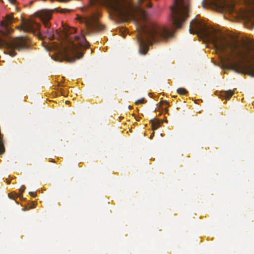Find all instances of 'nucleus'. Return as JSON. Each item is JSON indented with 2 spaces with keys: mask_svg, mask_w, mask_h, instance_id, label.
<instances>
[{
  "mask_svg": "<svg viewBox=\"0 0 254 254\" xmlns=\"http://www.w3.org/2000/svg\"><path fill=\"white\" fill-rule=\"evenodd\" d=\"M189 31L191 34L201 33L213 43L218 51L230 55L233 59V67L237 72L254 76V63H250L248 59V53L251 50L250 47H248L246 51L241 49L238 40L228 41L217 30L209 29L195 19L190 22Z\"/></svg>",
  "mask_w": 254,
  "mask_h": 254,
  "instance_id": "obj_1",
  "label": "nucleus"
},
{
  "mask_svg": "<svg viewBox=\"0 0 254 254\" xmlns=\"http://www.w3.org/2000/svg\"><path fill=\"white\" fill-rule=\"evenodd\" d=\"M171 36V33L169 30L160 27L154 22L143 24L137 35L139 52L140 54L145 55L148 51V46L153 42L166 40Z\"/></svg>",
  "mask_w": 254,
  "mask_h": 254,
  "instance_id": "obj_2",
  "label": "nucleus"
},
{
  "mask_svg": "<svg viewBox=\"0 0 254 254\" xmlns=\"http://www.w3.org/2000/svg\"><path fill=\"white\" fill-rule=\"evenodd\" d=\"M149 0H138V5L135 6L127 3L126 0H89V3L90 6L96 4L104 5L119 17L126 16L131 12L138 13L143 18H145L146 13L143 4L146 1L144 6L151 7L152 4Z\"/></svg>",
  "mask_w": 254,
  "mask_h": 254,
  "instance_id": "obj_3",
  "label": "nucleus"
},
{
  "mask_svg": "<svg viewBox=\"0 0 254 254\" xmlns=\"http://www.w3.org/2000/svg\"><path fill=\"white\" fill-rule=\"evenodd\" d=\"M13 14L6 15L4 20L0 21V48H5V53L14 57L16 55V51L27 48L28 47L27 39L24 37L14 38L9 41L3 39L2 37L7 36L13 31L10 25L14 21Z\"/></svg>",
  "mask_w": 254,
  "mask_h": 254,
  "instance_id": "obj_4",
  "label": "nucleus"
},
{
  "mask_svg": "<svg viewBox=\"0 0 254 254\" xmlns=\"http://www.w3.org/2000/svg\"><path fill=\"white\" fill-rule=\"evenodd\" d=\"M171 11L174 25L176 28H180L188 18L190 12L189 0H174Z\"/></svg>",
  "mask_w": 254,
  "mask_h": 254,
  "instance_id": "obj_5",
  "label": "nucleus"
},
{
  "mask_svg": "<svg viewBox=\"0 0 254 254\" xmlns=\"http://www.w3.org/2000/svg\"><path fill=\"white\" fill-rule=\"evenodd\" d=\"M74 39L78 43L75 44L72 42L71 46L66 50V52H69L73 55V56H70L68 54H66L67 61L69 63H74L76 59L82 58L84 53L80 52L79 50L82 48L86 49L89 47V43L83 35L74 36Z\"/></svg>",
  "mask_w": 254,
  "mask_h": 254,
  "instance_id": "obj_6",
  "label": "nucleus"
},
{
  "mask_svg": "<svg viewBox=\"0 0 254 254\" xmlns=\"http://www.w3.org/2000/svg\"><path fill=\"white\" fill-rule=\"evenodd\" d=\"M100 16L99 12H91L87 16L79 17V20L83 22L87 28L93 31H101L104 29V26L101 24L98 21V17Z\"/></svg>",
  "mask_w": 254,
  "mask_h": 254,
  "instance_id": "obj_7",
  "label": "nucleus"
},
{
  "mask_svg": "<svg viewBox=\"0 0 254 254\" xmlns=\"http://www.w3.org/2000/svg\"><path fill=\"white\" fill-rule=\"evenodd\" d=\"M41 25L39 23L33 20L23 21L21 25L18 27L19 30H22L24 32H31L39 37L43 36V34L40 30Z\"/></svg>",
  "mask_w": 254,
  "mask_h": 254,
  "instance_id": "obj_8",
  "label": "nucleus"
},
{
  "mask_svg": "<svg viewBox=\"0 0 254 254\" xmlns=\"http://www.w3.org/2000/svg\"><path fill=\"white\" fill-rule=\"evenodd\" d=\"M52 10L43 9L37 11L35 15L41 19L45 27L49 28L51 26L49 21L52 18Z\"/></svg>",
  "mask_w": 254,
  "mask_h": 254,
  "instance_id": "obj_9",
  "label": "nucleus"
},
{
  "mask_svg": "<svg viewBox=\"0 0 254 254\" xmlns=\"http://www.w3.org/2000/svg\"><path fill=\"white\" fill-rule=\"evenodd\" d=\"M234 94V91L233 90H228L222 91L221 93V95L223 97H224L226 100H229L232 95Z\"/></svg>",
  "mask_w": 254,
  "mask_h": 254,
  "instance_id": "obj_10",
  "label": "nucleus"
},
{
  "mask_svg": "<svg viewBox=\"0 0 254 254\" xmlns=\"http://www.w3.org/2000/svg\"><path fill=\"white\" fill-rule=\"evenodd\" d=\"M45 36L47 37L50 40H53L54 39V35L51 29H48L45 32Z\"/></svg>",
  "mask_w": 254,
  "mask_h": 254,
  "instance_id": "obj_11",
  "label": "nucleus"
},
{
  "mask_svg": "<svg viewBox=\"0 0 254 254\" xmlns=\"http://www.w3.org/2000/svg\"><path fill=\"white\" fill-rule=\"evenodd\" d=\"M213 2L211 0H203L201 2V4L203 7H206L213 4Z\"/></svg>",
  "mask_w": 254,
  "mask_h": 254,
  "instance_id": "obj_12",
  "label": "nucleus"
},
{
  "mask_svg": "<svg viewBox=\"0 0 254 254\" xmlns=\"http://www.w3.org/2000/svg\"><path fill=\"white\" fill-rule=\"evenodd\" d=\"M177 93L180 95H186L188 91L184 88H179L177 89Z\"/></svg>",
  "mask_w": 254,
  "mask_h": 254,
  "instance_id": "obj_13",
  "label": "nucleus"
},
{
  "mask_svg": "<svg viewBox=\"0 0 254 254\" xmlns=\"http://www.w3.org/2000/svg\"><path fill=\"white\" fill-rule=\"evenodd\" d=\"M55 10L60 12L61 13H65L66 12H69L70 11V10L68 9L61 8H56L55 9Z\"/></svg>",
  "mask_w": 254,
  "mask_h": 254,
  "instance_id": "obj_14",
  "label": "nucleus"
},
{
  "mask_svg": "<svg viewBox=\"0 0 254 254\" xmlns=\"http://www.w3.org/2000/svg\"><path fill=\"white\" fill-rule=\"evenodd\" d=\"M160 126V123L156 121L152 123V129L153 130L157 129Z\"/></svg>",
  "mask_w": 254,
  "mask_h": 254,
  "instance_id": "obj_15",
  "label": "nucleus"
},
{
  "mask_svg": "<svg viewBox=\"0 0 254 254\" xmlns=\"http://www.w3.org/2000/svg\"><path fill=\"white\" fill-rule=\"evenodd\" d=\"M146 100L144 98H142L141 99L138 100L135 102V104L136 105H139L141 104H144L146 102Z\"/></svg>",
  "mask_w": 254,
  "mask_h": 254,
  "instance_id": "obj_16",
  "label": "nucleus"
},
{
  "mask_svg": "<svg viewBox=\"0 0 254 254\" xmlns=\"http://www.w3.org/2000/svg\"><path fill=\"white\" fill-rule=\"evenodd\" d=\"M25 190V187L24 185L21 186L19 189V191L20 192V194L18 195V197H20L23 196L22 193L24 192Z\"/></svg>",
  "mask_w": 254,
  "mask_h": 254,
  "instance_id": "obj_17",
  "label": "nucleus"
},
{
  "mask_svg": "<svg viewBox=\"0 0 254 254\" xmlns=\"http://www.w3.org/2000/svg\"><path fill=\"white\" fill-rule=\"evenodd\" d=\"M8 196L10 198L14 199L15 197H18V195L15 193H10L8 194Z\"/></svg>",
  "mask_w": 254,
  "mask_h": 254,
  "instance_id": "obj_18",
  "label": "nucleus"
},
{
  "mask_svg": "<svg viewBox=\"0 0 254 254\" xmlns=\"http://www.w3.org/2000/svg\"><path fill=\"white\" fill-rule=\"evenodd\" d=\"M159 104H160L161 106L165 105L168 107L169 105V103L166 101H163L162 102H160Z\"/></svg>",
  "mask_w": 254,
  "mask_h": 254,
  "instance_id": "obj_19",
  "label": "nucleus"
},
{
  "mask_svg": "<svg viewBox=\"0 0 254 254\" xmlns=\"http://www.w3.org/2000/svg\"><path fill=\"white\" fill-rule=\"evenodd\" d=\"M29 193L32 197H35L36 196V193L35 192H32L31 191V192H29Z\"/></svg>",
  "mask_w": 254,
  "mask_h": 254,
  "instance_id": "obj_20",
  "label": "nucleus"
},
{
  "mask_svg": "<svg viewBox=\"0 0 254 254\" xmlns=\"http://www.w3.org/2000/svg\"><path fill=\"white\" fill-rule=\"evenodd\" d=\"M12 4H15L16 3V0H8Z\"/></svg>",
  "mask_w": 254,
  "mask_h": 254,
  "instance_id": "obj_21",
  "label": "nucleus"
},
{
  "mask_svg": "<svg viewBox=\"0 0 254 254\" xmlns=\"http://www.w3.org/2000/svg\"><path fill=\"white\" fill-rule=\"evenodd\" d=\"M69 31H69V32L70 33H72V32H74L75 31V29H74V28H72V29H71L70 30H69Z\"/></svg>",
  "mask_w": 254,
  "mask_h": 254,
  "instance_id": "obj_22",
  "label": "nucleus"
},
{
  "mask_svg": "<svg viewBox=\"0 0 254 254\" xmlns=\"http://www.w3.org/2000/svg\"><path fill=\"white\" fill-rule=\"evenodd\" d=\"M64 30H65V31H64L65 35V36H67L68 31L65 28Z\"/></svg>",
  "mask_w": 254,
  "mask_h": 254,
  "instance_id": "obj_23",
  "label": "nucleus"
},
{
  "mask_svg": "<svg viewBox=\"0 0 254 254\" xmlns=\"http://www.w3.org/2000/svg\"><path fill=\"white\" fill-rule=\"evenodd\" d=\"M168 111V109H167V107H166V108L165 109V112H166V113H167Z\"/></svg>",
  "mask_w": 254,
  "mask_h": 254,
  "instance_id": "obj_24",
  "label": "nucleus"
},
{
  "mask_svg": "<svg viewBox=\"0 0 254 254\" xmlns=\"http://www.w3.org/2000/svg\"><path fill=\"white\" fill-rule=\"evenodd\" d=\"M56 33L59 34V30H56Z\"/></svg>",
  "mask_w": 254,
  "mask_h": 254,
  "instance_id": "obj_25",
  "label": "nucleus"
},
{
  "mask_svg": "<svg viewBox=\"0 0 254 254\" xmlns=\"http://www.w3.org/2000/svg\"><path fill=\"white\" fill-rule=\"evenodd\" d=\"M128 108H129V109H132V107H131V106H128Z\"/></svg>",
  "mask_w": 254,
  "mask_h": 254,
  "instance_id": "obj_26",
  "label": "nucleus"
},
{
  "mask_svg": "<svg viewBox=\"0 0 254 254\" xmlns=\"http://www.w3.org/2000/svg\"><path fill=\"white\" fill-rule=\"evenodd\" d=\"M69 102L68 101H66L65 102V103H66V104H68Z\"/></svg>",
  "mask_w": 254,
  "mask_h": 254,
  "instance_id": "obj_27",
  "label": "nucleus"
},
{
  "mask_svg": "<svg viewBox=\"0 0 254 254\" xmlns=\"http://www.w3.org/2000/svg\"><path fill=\"white\" fill-rule=\"evenodd\" d=\"M153 135H154V133H152V134H151V136H150V137H152V136H153Z\"/></svg>",
  "mask_w": 254,
  "mask_h": 254,
  "instance_id": "obj_28",
  "label": "nucleus"
},
{
  "mask_svg": "<svg viewBox=\"0 0 254 254\" xmlns=\"http://www.w3.org/2000/svg\"><path fill=\"white\" fill-rule=\"evenodd\" d=\"M153 135H154V133H152V134H151V136H150V137H152V136H153Z\"/></svg>",
  "mask_w": 254,
  "mask_h": 254,
  "instance_id": "obj_29",
  "label": "nucleus"
},
{
  "mask_svg": "<svg viewBox=\"0 0 254 254\" xmlns=\"http://www.w3.org/2000/svg\"><path fill=\"white\" fill-rule=\"evenodd\" d=\"M153 135H154V133H152V134H151V136H150V137H152V136H153Z\"/></svg>",
  "mask_w": 254,
  "mask_h": 254,
  "instance_id": "obj_30",
  "label": "nucleus"
}]
</instances>
